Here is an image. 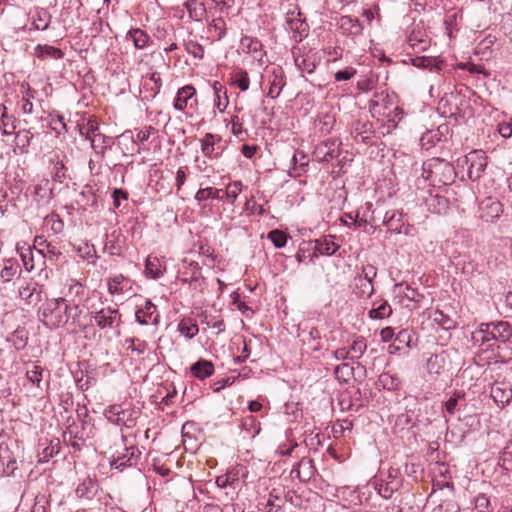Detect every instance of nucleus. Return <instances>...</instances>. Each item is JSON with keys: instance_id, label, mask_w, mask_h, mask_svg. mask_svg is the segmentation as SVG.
Segmentation results:
<instances>
[{"instance_id": "1", "label": "nucleus", "mask_w": 512, "mask_h": 512, "mask_svg": "<svg viewBox=\"0 0 512 512\" xmlns=\"http://www.w3.org/2000/svg\"><path fill=\"white\" fill-rule=\"evenodd\" d=\"M65 298L47 300L38 311V318L49 329L63 327L70 319L73 309Z\"/></svg>"}, {"instance_id": "2", "label": "nucleus", "mask_w": 512, "mask_h": 512, "mask_svg": "<svg viewBox=\"0 0 512 512\" xmlns=\"http://www.w3.org/2000/svg\"><path fill=\"white\" fill-rule=\"evenodd\" d=\"M422 177L432 186H442L452 183L456 172L450 162L440 158H431L423 163Z\"/></svg>"}, {"instance_id": "3", "label": "nucleus", "mask_w": 512, "mask_h": 512, "mask_svg": "<svg viewBox=\"0 0 512 512\" xmlns=\"http://www.w3.org/2000/svg\"><path fill=\"white\" fill-rule=\"evenodd\" d=\"M139 412L131 408H123L120 404L108 406L104 411L107 420L115 425H124L127 428L135 426Z\"/></svg>"}, {"instance_id": "4", "label": "nucleus", "mask_w": 512, "mask_h": 512, "mask_svg": "<svg viewBox=\"0 0 512 512\" xmlns=\"http://www.w3.org/2000/svg\"><path fill=\"white\" fill-rule=\"evenodd\" d=\"M467 166V176L470 180H478L487 166V155L483 150H473L464 157Z\"/></svg>"}, {"instance_id": "5", "label": "nucleus", "mask_w": 512, "mask_h": 512, "mask_svg": "<svg viewBox=\"0 0 512 512\" xmlns=\"http://www.w3.org/2000/svg\"><path fill=\"white\" fill-rule=\"evenodd\" d=\"M407 42L414 52L420 53L430 47V38L422 22L413 23L407 36Z\"/></svg>"}, {"instance_id": "6", "label": "nucleus", "mask_w": 512, "mask_h": 512, "mask_svg": "<svg viewBox=\"0 0 512 512\" xmlns=\"http://www.w3.org/2000/svg\"><path fill=\"white\" fill-rule=\"evenodd\" d=\"M96 325L100 329L116 328L122 323L121 314L117 308L103 307L92 313Z\"/></svg>"}, {"instance_id": "7", "label": "nucleus", "mask_w": 512, "mask_h": 512, "mask_svg": "<svg viewBox=\"0 0 512 512\" xmlns=\"http://www.w3.org/2000/svg\"><path fill=\"white\" fill-rule=\"evenodd\" d=\"M141 456V451L134 445L125 447L122 452H118L117 456H113L110 461L112 469L123 471L126 467L137 464Z\"/></svg>"}, {"instance_id": "8", "label": "nucleus", "mask_w": 512, "mask_h": 512, "mask_svg": "<svg viewBox=\"0 0 512 512\" xmlns=\"http://www.w3.org/2000/svg\"><path fill=\"white\" fill-rule=\"evenodd\" d=\"M43 288L33 279L23 281L18 288V294L27 305H37L42 299Z\"/></svg>"}, {"instance_id": "9", "label": "nucleus", "mask_w": 512, "mask_h": 512, "mask_svg": "<svg viewBox=\"0 0 512 512\" xmlns=\"http://www.w3.org/2000/svg\"><path fill=\"white\" fill-rule=\"evenodd\" d=\"M502 213V203L493 197H486L479 204V217L485 222H495Z\"/></svg>"}, {"instance_id": "10", "label": "nucleus", "mask_w": 512, "mask_h": 512, "mask_svg": "<svg viewBox=\"0 0 512 512\" xmlns=\"http://www.w3.org/2000/svg\"><path fill=\"white\" fill-rule=\"evenodd\" d=\"M340 154V142L336 139H328L316 146L314 156L318 161L328 162Z\"/></svg>"}, {"instance_id": "11", "label": "nucleus", "mask_w": 512, "mask_h": 512, "mask_svg": "<svg viewBox=\"0 0 512 512\" xmlns=\"http://www.w3.org/2000/svg\"><path fill=\"white\" fill-rule=\"evenodd\" d=\"M351 134L355 141L369 144L374 135L373 124L369 120H356L352 124Z\"/></svg>"}, {"instance_id": "12", "label": "nucleus", "mask_w": 512, "mask_h": 512, "mask_svg": "<svg viewBox=\"0 0 512 512\" xmlns=\"http://www.w3.org/2000/svg\"><path fill=\"white\" fill-rule=\"evenodd\" d=\"M222 138L219 135L206 133L204 137L200 140L201 142V151L204 156L209 158H218L221 156L223 152V147L219 144Z\"/></svg>"}, {"instance_id": "13", "label": "nucleus", "mask_w": 512, "mask_h": 512, "mask_svg": "<svg viewBox=\"0 0 512 512\" xmlns=\"http://www.w3.org/2000/svg\"><path fill=\"white\" fill-rule=\"evenodd\" d=\"M474 346L493 348L495 339L489 323H481L479 328L472 333L471 337Z\"/></svg>"}, {"instance_id": "14", "label": "nucleus", "mask_w": 512, "mask_h": 512, "mask_svg": "<svg viewBox=\"0 0 512 512\" xmlns=\"http://www.w3.org/2000/svg\"><path fill=\"white\" fill-rule=\"evenodd\" d=\"M240 47L243 52L250 54L254 60L261 64L263 63L265 51L263 50L262 43L258 39L244 36L241 38Z\"/></svg>"}, {"instance_id": "15", "label": "nucleus", "mask_w": 512, "mask_h": 512, "mask_svg": "<svg viewBox=\"0 0 512 512\" xmlns=\"http://www.w3.org/2000/svg\"><path fill=\"white\" fill-rule=\"evenodd\" d=\"M156 305L151 300H145L143 306L139 307L135 312L136 321L141 325L149 323L156 325L158 323V314H156Z\"/></svg>"}, {"instance_id": "16", "label": "nucleus", "mask_w": 512, "mask_h": 512, "mask_svg": "<svg viewBox=\"0 0 512 512\" xmlns=\"http://www.w3.org/2000/svg\"><path fill=\"white\" fill-rule=\"evenodd\" d=\"M383 224L390 233L401 234L404 228L403 214L397 210H390L385 213Z\"/></svg>"}, {"instance_id": "17", "label": "nucleus", "mask_w": 512, "mask_h": 512, "mask_svg": "<svg viewBox=\"0 0 512 512\" xmlns=\"http://www.w3.org/2000/svg\"><path fill=\"white\" fill-rule=\"evenodd\" d=\"M495 342L506 343L512 337V325L507 321L489 322Z\"/></svg>"}, {"instance_id": "18", "label": "nucleus", "mask_w": 512, "mask_h": 512, "mask_svg": "<svg viewBox=\"0 0 512 512\" xmlns=\"http://www.w3.org/2000/svg\"><path fill=\"white\" fill-rule=\"evenodd\" d=\"M300 16L301 14L298 12L296 17H290V31H292V38L296 42H301L309 33V26L307 22Z\"/></svg>"}, {"instance_id": "19", "label": "nucleus", "mask_w": 512, "mask_h": 512, "mask_svg": "<svg viewBox=\"0 0 512 512\" xmlns=\"http://www.w3.org/2000/svg\"><path fill=\"white\" fill-rule=\"evenodd\" d=\"M33 133L30 129H21L15 133L14 152L16 154H27L29 146L33 140Z\"/></svg>"}, {"instance_id": "20", "label": "nucleus", "mask_w": 512, "mask_h": 512, "mask_svg": "<svg viewBox=\"0 0 512 512\" xmlns=\"http://www.w3.org/2000/svg\"><path fill=\"white\" fill-rule=\"evenodd\" d=\"M448 353L442 351L431 355L427 360V370L430 374L439 375L447 369Z\"/></svg>"}, {"instance_id": "21", "label": "nucleus", "mask_w": 512, "mask_h": 512, "mask_svg": "<svg viewBox=\"0 0 512 512\" xmlns=\"http://www.w3.org/2000/svg\"><path fill=\"white\" fill-rule=\"evenodd\" d=\"M214 364L205 359H200L190 366V373L193 377L204 380L214 373Z\"/></svg>"}, {"instance_id": "22", "label": "nucleus", "mask_w": 512, "mask_h": 512, "mask_svg": "<svg viewBox=\"0 0 512 512\" xmlns=\"http://www.w3.org/2000/svg\"><path fill=\"white\" fill-rule=\"evenodd\" d=\"M89 141L95 154L97 156H100L101 158L105 157L106 151L110 149L113 145V139L102 133L94 134L92 136V139Z\"/></svg>"}, {"instance_id": "23", "label": "nucleus", "mask_w": 512, "mask_h": 512, "mask_svg": "<svg viewBox=\"0 0 512 512\" xmlns=\"http://www.w3.org/2000/svg\"><path fill=\"white\" fill-rule=\"evenodd\" d=\"M291 52L294 58V64L301 73H313L316 66L312 56H310L309 54L298 55L299 48L297 47H293Z\"/></svg>"}, {"instance_id": "24", "label": "nucleus", "mask_w": 512, "mask_h": 512, "mask_svg": "<svg viewBox=\"0 0 512 512\" xmlns=\"http://www.w3.org/2000/svg\"><path fill=\"white\" fill-rule=\"evenodd\" d=\"M491 397L497 404H508L512 400V389L506 383H496L491 387Z\"/></svg>"}, {"instance_id": "25", "label": "nucleus", "mask_w": 512, "mask_h": 512, "mask_svg": "<svg viewBox=\"0 0 512 512\" xmlns=\"http://www.w3.org/2000/svg\"><path fill=\"white\" fill-rule=\"evenodd\" d=\"M196 90L192 85H186L177 91L174 99V108L183 111L188 106L189 100L195 95Z\"/></svg>"}, {"instance_id": "26", "label": "nucleus", "mask_w": 512, "mask_h": 512, "mask_svg": "<svg viewBox=\"0 0 512 512\" xmlns=\"http://www.w3.org/2000/svg\"><path fill=\"white\" fill-rule=\"evenodd\" d=\"M98 488L99 485L96 480L87 478L76 488V495L78 498L91 500L97 494Z\"/></svg>"}, {"instance_id": "27", "label": "nucleus", "mask_w": 512, "mask_h": 512, "mask_svg": "<svg viewBox=\"0 0 512 512\" xmlns=\"http://www.w3.org/2000/svg\"><path fill=\"white\" fill-rule=\"evenodd\" d=\"M310 460L303 458L290 470L291 478H298L301 482H305L312 476V467Z\"/></svg>"}, {"instance_id": "28", "label": "nucleus", "mask_w": 512, "mask_h": 512, "mask_svg": "<svg viewBox=\"0 0 512 512\" xmlns=\"http://www.w3.org/2000/svg\"><path fill=\"white\" fill-rule=\"evenodd\" d=\"M314 254L319 253L321 255H333L339 246L333 241L332 236L317 239L314 242Z\"/></svg>"}, {"instance_id": "29", "label": "nucleus", "mask_w": 512, "mask_h": 512, "mask_svg": "<svg viewBox=\"0 0 512 512\" xmlns=\"http://www.w3.org/2000/svg\"><path fill=\"white\" fill-rule=\"evenodd\" d=\"M308 162L309 159L307 155H305L303 152H295L292 160H290V164H293V166L290 167V177L296 178L301 176L302 172L306 171Z\"/></svg>"}, {"instance_id": "30", "label": "nucleus", "mask_w": 512, "mask_h": 512, "mask_svg": "<svg viewBox=\"0 0 512 512\" xmlns=\"http://www.w3.org/2000/svg\"><path fill=\"white\" fill-rule=\"evenodd\" d=\"M428 317L444 330H451L456 327V321L439 309L430 312Z\"/></svg>"}, {"instance_id": "31", "label": "nucleus", "mask_w": 512, "mask_h": 512, "mask_svg": "<svg viewBox=\"0 0 512 512\" xmlns=\"http://www.w3.org/2000/svg\"><path fill=\"white\" fill-rule=\"evenodd\" d=\"M394 292L397 294V296H402L409 301H413L416 303H419L424 296L420 294L416 289L412 288L407 283H397L394 286Z\"/></svg>"}, {"instance_id": "32", "label": "nucleus", "mask_w": 512, "mask_h": 512, "mask_svg": "<svg viewBox=\"0 0 512 512\" xmlns=\"http://www.w3.org/2000/svg\"><path fill=\"white\" fill-rule=\"evenodd\" d=\"M340 28L349 35L357 36L363 31V26L357 18L351 16H342L340 19Z\"/></svg>"}, {"instance_id": "33", "label": "nucleus", "mask_w": 512, "mask_h": 512, "mask_svg": "<svg viewBox=\"0 0 512 512\" xmlns=\"http://www.w3.org/2000/svg\"><path fill=\"white\" fill-rule=\"evenodd\" d=\"M354 293L360 298H369L374 293L373 282L359 276L355 277Z\"/></svg>"}, {"instance_id": "34", "label": "nucleus", "mask_w": 512, "mask_h": 512, "mask_svg": "<svg viewBox=\"0 0 512 512\" xmlns=\"http://www.w3.org/2000/svg\"><path fill=\"white\" fill-rule=\"evenodd\" d=\"M144 273L147 277L158 279L162 276L163 270L160 260L157 256L149 255L145 262Z\"/></svg>"}, {"instance_id": "35", "label": "nucleus", "mask_w": 512, "mask_h": 512, "mask_svg": "<svg viewBox=\"0 0 512 512\" xmlns=\"http://www.w3.org/2000/svg\"><path fill=\"white\" fill-rule=\"evenodd\" d=\"M127 38L132 40L137 49L146 48L150 41V36L140 28H131L127 33Z\"/></svg>"}, {"instance_id": "36", "label": "nucleus", "mask_w": 512, "mask_h": 512, "mask_svg": "<svg viewBox=\"0 0 512 512\" xmlns=\"http://www.w3.org/2000/svg\"><path fill=\"white\" fill-rule=\"evenodd\" d=\"M378 385L389 391H396L401 387V379L397 374L384 372L378 377Z\"/></svg>"}, {"instance_id": "37", "label": "nucleus", "mask_w": 512, "mask_h": 512, "mask_svg": "<svg viewBox=\"0 0 512 512\" xmlns=\"http://www.w3.org/2000/svg\"><path fill=\"white\" fill-rule=\"evenodd\" d=\"M61 443L59 438H53L49 441V443L39 452L38 462L44 463L48 462L54 455H57L60 452Z\"/></svg>"}, {"instance_id": "38", "label": "nucleus", "mask_w": 512, "mask_h": 512, "mask_svg": "<svg viewBox=\"0 0 512 512\" xmlns=\"http://www.w3.org/2000/svg\"><path fill=\"white\" fill-rule=\"evenodd\" d=\"M35 55L40 59H62L64 57V53L61 49L50 46V45H41L38 44L35 47Z\"/></svg>"}, {"instance_id": "39", "label": "nucleus", "mask_w": 512, "mask_h": 512, "mask_svg": "<svg viewBox=\"0 0 512 512\" xmlns=\"http://www.w3.org/2000/svg\"><path fill=\"white\" fill-rule=\"evenodd\" d=\"M224 87L218 82L215 81L213 84V90L215 94L214 105L220 111L224 112L229 104V99L226 94V90H223Z\"/></svg>"}, {"instance_id": "40", "label": "nucleus", "mask_w": 512, "mask_h": 512, "mask_svg": "<svg viewBox=\"0 0 512 512\" xmlns=\"http://www.w3.org/2000/svg\"><path fill=\"white\" fill-rule=\"evenodd\" d=\"M21 268L16 259H5L4 266L1 270L0 276L4 282L10 281L16 274L20 273Z\"/></svg>"}, {"instance_id": "41", "label": "nucleus", "mask_w": 512, "mask_h": 512, "mask_svg": "<svg viewBox=\"0 0 512 512\" xmlns=\"http://www.w3.org/2000/svg\"><path fill=\"white\" fill-rule=\"evenodd\" d=\"M373 305L374 307L368 312L370 319H385L392 314V308L387 301H382L377 306L374 302Z\"/></svg>"}, {"instance_id": "42", "label": "nucleus", "mask_w": 512, "mask_h": 512, "mask_svg": "<svg viewBox=\"0 0 512 512\" xmlns=\"http://www.w3.org/2000/svg\"><path fill=\"white\" fill-rule=\"evenodd\" d=\"M0 463L11 472L16 469V459L6 443H0Z\"/></svg>"}, {"instance_id": "43", "label": "nucleus", "mask_w": 512, "mask_h": 512, "mask_svg": "<svg viewBox=\"0 0 512 512\" xmlns=\"http://www.w3.org/2000/svg\"><path fill=\"white\" fill-rule=\"evenodd\" d=\"M195 199L198 201H204L208 199H217L220 201H224L223 190L212 187L199 189L195 194Z\"/></svg>"}, {"instance_id": "44", "label": "nucleus", "mask_w": 512, "mask_h": 512, "mask_svg": "<svg viewBox=\"0 0 512 512\" xmlns=\"http://www.w3.org/2000/svg\"><path fill=\"white\" fill-rule=\"evenodd\" d=\"M441 140L440 130H428L420 138V144L423 149L429 150Z\"/></svg>"}, {"instance_id": "45", "label": "nucleus", "mask_w": 512, "mask_h": 512, "mask_svg": "<svg viewBox=\"0 0 512 512\" xmlns=\"http://www.w3.org/2000/svg\"><path fill=\"white\" fill-rule=\"evenodd\" d=\"M44 369L36 364H32L26 370V376L29 382H31L36 387H41V382L43 380Z\"/></svg>"}, {"instance_id": "46", "label": "nucleus", "mask_w": 512, "mask_h": 512, "mask_svg": "<svg viewBox=\"0 0 512 512\" xmlns=\"http://www.w3.org/2000/svg\"><path fill=\"white\" fill-rule=\"evenodd\" d=\"M498 464L503 470L512 471V439L504 447Z\"/></svg>"}, {"instance_id": "47", "label": "nucleus", "mask_w": 512, "mask_h": 512, "mask_svg": "<svg viewBox=\"0 0 512 512\" xmlns=\"http://www.w3.org/2000/svg\"><path fill=\"white\" fill-rule=\"evenodd\" d=\"M242 191V183L240 181H234L228 184L226 190H223V199L231 204H234L235 200Z\"/></svg>"}, {"instance_id": "48", "label": "nucleus", "mask_w": 512, "mask_h": 512, "mask_svg": "<svg viewBox=\"0 0 512 512\" xmlns=\"http://www.w3.org/2000/svg\"><path fill=\"white\" fill-rule=\"evenodd\" d=\"M351 360L359 359L367 349L366 342L363 337H358L353 343L347 347Z\"/></svg>"}, {"instance_id": "49", "label": "nucleus", "mask_w": 512, "mask_h": 512, "mask_svg": "<svg viewBox=\"0 0 512 512\" xmlns=\"http://www.w3.org/2000/svg\"><path fill=\"white\" fill-rule=\"evenodd\" d=\"M335 124V117L328 113H325L316 120L315 126L318 130L323 133H329Z\"/></svg>"}, {"instance_id": "50", "label": "nucleus", "mask_w": 512, "mask_h": 512, "mask_svg": "<svg viewBox=\"0 0 512 512\" xmlns=\"http://www.w3.org/2000/svg\"><path fill=\"white\" fill-rule=\"evenodd\" d=\"M286 85L285 79L283 75H274L273 79L270 80V87L268 91V96L271 98H277L284 86Z\"/></svg>"}, {"instance_id": "51", "label": "nucleus", "mask_w": 512, "mask_h": 512, "mask_svg": "<svg viewBox=\"0 0 512 512\" xmlns=\"http://www.w3.org/2000/svg\"><path fill=\"white\" fill-rule=\"evenodd\" d=\"M374 486L378 493L385 499L391 498L392 495L399 490L391 488V484L385 481L382 477L375 480Z\"/></svg>"}, {"instance_id": "52", "label": "nucleus", "mask_w": 512, "mask_h": 512, "mask_svg": "<svg viewBox=\"0 0 512 512\" xmlns=\"http://www.w3.org/2000/svg\"><path fill=\"white\" fill-rule=\"evenodd\" d=\"M232 84L237 86L241 91L249 88L250 80L245 70H239L232 75Z\"/></svg>"}, {"instance_id": "53", "label": "nucleus", "mask_w": 512, "mask_h": 512, "mask_svg": "<svg viewBox=\"0 0 512 512\" xmlns=\"http://www.w3.org/2000/svg\"><path fill=\"white\" fill-rule=\"evenodd\" d=\"M335 377L344 383H347L353 376V367L347 363L336 366L334 370Z\"/></svg>"}, {"instance_id": "54", "label": "nucleus", "mask_w": 512, "mask_h": 512, "mask_svg": "<svg viewBox=\"0 0 512 512\" xmlns=\"http://www.w3.org/2000/svg\"><path fill=\"white\" fill-rule=\"evenodd\" d=\"M383 479L391 484V488L400 489L402 486L403 479L400 470L397 468H389L385 478Z\"/></svg>"}, {"instance_id": "55", "label": "nucleus", "mask_w": 512, "mask_h": 512, "mask_svg": "<svg viewBox=\"0 0 512 512\" xmlns=\"http://www.w3.org/2000/svg\"><path fill=\"white\" fill-rule=\"evenodd\" d=\"M127 348L137 355H142L148 348L147 343L138 338H128L125 340Z\"/></svg>"}, {"instance_id": "56", "label": "nucleus", "mask_w": 512, "mask_h": 512, "mask_svg": "<svg viewBox=\"0 0 512 512\" xmlns=\"http://www.w3.org/2000/svg\"><path fill=\"white\" fill-rule=\"evenodd\" d=\"M267 237H268V239L271 240V242L273 243V245L276 248H282L286 245L287 235L281 230H278V229L271 230L268 233Z\"/></svg>"}, {"instance_id": "57", "label": "nucleus", "mask_w": 512, "mask_h": 512, "mask_svg": "<svg viewBox=\"0 0 512 512\" xmlns=\"http://www.w3.org/2000/svg\"><path fill=\"white\" fill-rule=\"evenodd\" d=\"M179 332L188 339L193 338L199 331L197 324L181 321L178 326Z\"/></svg>"}, {"instance_id": "58", "label": "nucleus", "mask_w": 512, "mask_h": 512, "mask_svg": "<svg viewBox=\"0 0 512 512\" xmlns=\"http://www.w3.org/2000/svg\"><path fill=\"white\" fill-rule=\"evenodd\" d=\"M98 130V123L93 119H89L86 125L80 127V134L84 136L87 140H91L94 134L99 133Z\"/></svg>"}, {"instance_id": "59", "label": "nucleus", "mask_w": 512, "mask_h": 512, "mask_svg": "<svg viewBox=\"0 0 512 512\" xmlns=\"http://www.w3.org/2000/svg\"><path fill=\"white\" fill-rule=\"evenodd\" d=\"M185 50L188 54L192 55L194 58L202 59L204 56V48L201 44L196 41H188L185 43Z\"/></svg>"}, {"instance_id": "60", "label": "nucleus", "mask_w": 512, "mask_h": 512, "mask_svg": "<svg viewBox=\"0 0 512 512\" xmlns=\"http://www.w3.org/2000/svg\"><path fill=\"white\" fill-rule=\"evenodd\" d=\"M432 203L430 206L433 207V211L442 214L445 213L449 208L448 200L443 196H435L431 199Z\"/></svg>"}, {"instance_id": "61", "label": "nucleus", "mask_w": 512, "mask_h": 512, "mask_svg": "<svg viewBox=\"0 0 512 512\" xmlns=\"http://www.w3.org/2000/svg\"><path fill=\"white\" fill-rule=\"evenodd\" d=\"M410 334L406 330H401L394 337V343L391 347H395L396 350H400L404 346H409Z\"/></svg>"}, {"instance_id": "62", "label": "nucleus", "mask_w": 512, "mask_h": 512, "mask_svg": "<svg viewBox=\"0 0 512 512\" xmlns=\"http://www.w3.org/2000/svg\"><path fill=\"white\" fill-rule=\"evenodd\" d=\"M125 280V277L122 274L114 276L108 280V291L110 294H118L122 292L123 288L121 284Z\"/></svg>"}, {"instance_id": "63", "label": "nucleus", "mask_w": 512, "mask_h": 512, "mask_svg": "<svg viewBox=\"0 0 512 512\" xmlns=\"http://www.w3.org/2000/svg\"><path fill=\"white\" fill-rule=\"evenodd\" d=\"M49 184V180H43L40 184L34 187V194L41 199H48L52 193Z\"/></svg>"}, {"instance_id": "64", "label": "nucleus", "mask_w": 512, "mask_h": 512, "mask_svg": "<svg viewBox=\"0 0 512 512\" xmlns=\"http://www.w3.org/2000/svg\"><path fill=\"white\" fill-rule=\"evenodd\" d=\"M475 511L476 512H491L490 501L485 494H479L475 498Z\"/></svg>"}]
</instances>
